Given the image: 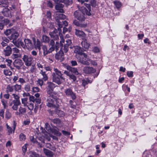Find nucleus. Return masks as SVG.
Listing matches in <instances>:
<instances>
[{
    "mask_svg": "<svg viewBox=\"0 0 157 157\" xmlns=\"http://www.w3.org/2000/svg\"><path fill=\"white\" fill-rule=\"evenodd\" d=\"M29 100L30 101H31L33 102H34L35 101V98L33 96H31L30 95L29 96Z\"/></svg>",
    "mask_w": 157,
    "mask_h": 157,
    "instance_id": "obj_51",
    "label": "nucleus"
},
{
    "mask_svg": "<svg viewBox=\"0 0 157 157\" xmlns=\"http://www.w3.org/2000/svg\"><path fill=\"white\" fill-rule=\"evenodd\" d=\"M13 87L15 90L16 91L19 92L21 90V85L16 84L13 86Z\"/></svg>",
    "mask_w": 157,
    "mask_h": 157,
    "instance_id": "obj_33",
    "label": "nucleus"
},
{
    "mask_svg": "<svg viewBox=\"0 0 157 157\" xmlns=\"http://www.w3.org/2000/svg\"><path fill=\"white\" fill-rule=\"evenodd\" d=\"M1 13L4 16L8 17H11V11L8 8H4L1 11Z\"/></svg>",
    "mask_w": 157,
    "mask_h": 157,
    "instance_id": "obj_10",
    "label": "nucleus"
},
{
    "mask_svg": "<svg viewBox=\"0 0 157 157\" xmlns=\"http://www.w3.org/2000/svg\"><path fill=\"white\" fill-rule=\"evenodd\" d=\"M55 2L57 4L55 6L56 10H58V12L60 13H63V8L64 6V5L62 4L59 3V2H63L65 3L68 2V0H54Z\"/></svg>",
    "mask_w": 157,
    "mask_h": 157,
    "instance_id": "obj_3",
    "label": "nucleus"
},
{
    "mask_svg": "<svg viewBox=\"0 0 157 157\" xmlns=\"http://www.w3.org/2000/svg\"><path fill=\"white\" fill-rule=\"evenodd\" d=\"M11 33V30L10 29H7L5 32L4 33L7 36L9 35Z\"/></svg>",
    "mask_w": 157,
    "mask_h": 157,
    "instance_id": "obj_55",
    "label": "nucleus"
},
{
    "mask_svg": "<svg viewBox=\"0 0 157 157\" xmlns=\"http://www.w3.org/2000/svg\"><path fill=\"white\" fill-rule=\"evenodd\" d=\"M30 123V121L29 120L27 119L24 121L23 124L24 125H28Z\"/></svg>",
    "mask_w": 157,
    "mask_h": 157,
    "instance_id": "obj_53",
    "label": "nucleus"
},
{
    "mask_svg": "<svg viewBox=\"0 0 157 157\" xmlns=\"http://www.w3.org/2000/svg\"><path fill=\"white\" fill-rule=\"evenodd\" d=\"M14 89L13 86L8 85L7 86L6 91L7 93L12 92L13 91Z\"/></svg>",
    "mask_w": 157,
    "mask_h": 157,
    "instance_id": "obj_28",
    "label": "nucleus"
},
{
    "mask_svg": "<svg viewBox=\"0 0 157 157\" xmlns=\"http://www.w3.org/2000/svg\"><path fill=\"white\" fill-rule=\"evenodd\" d=\"M85 13L82 10H76L74 13L75 17L80 21L82 22L85 20Z\"/></svg>",
    "mask_w": 157,
    "mask_h": 157,
    "instance_id": "obj_4",
    "label": "nucleus"
},
{
    "mask_svg": "<svg viewBox=\"0 0 157 157\" xmlns=\"http://www.w3.org/2000/svg\"><path fill=\"white\" fill-rule=\"evenodd\" d=\"M6 127L7 129L8 132L9 133V134H10L11 133H12L13 131L12 130V128L10 127L7 124H6Z\"/></svg>",
    "mask_w": 157,
    "mask_h": 157,
    "instance_id": "obj_40",
    "label": "nucleus"
},
{
    "mask_svg": "<svg viewBox=\"0 0 157 157\" xmlns=\"http://www.w3.org/2000/svg\"><path fill=\"white\" fill-rule=\"evenodd\" d=\"M19 111L16 112V115H19L20 114H24L26 112V109L20 106L19 109Z\"/></svg>",
    "mask_w": 157,
    "mask_h": 157,
    "instance_id": "obj_24",
    "label": "nucleus"
},
{
    "mask_svg": "<svg viewBox=\"0 0 157 157\" xmlns=\"http://www.w3.org/2000/svg\"><path fill=\"white\" fill-rule=\"evenodd\" d=\"M24 89L26 91H29L30 90V86L29 84L25 85V86Z\"/></svg>",
    "mask_w": 157,
    "mask_h": 157,
    "instance_id": "obj_42",
    "label": "nucleus"
},
{
    "mask_svg": "<svg viewBox=\"0 0 157 157\" xmlns=\"http://www.w3.org/2000/svg\"><path fill=\"white\" fill-rule=\"evenodd\" d=\"M55 101V109H56L58 108L61 102V100L60 99L57 98L56 96V98H53Z\"/></svg>",
    "mask_w": 157,
    "mask_h": 157,
    "instance_id": "obj_20",
    "label": "nucleus"
},
{
    "mask_svg": "<svg viewBox=\"0 0 157 157\" xmlns=\"http://www.w3.org/2000/svg\"><path fill=\"white\" fill-rule=\"evenodd\" d=\"M43 151L45 154L48 157H51L53 155L52 151L45 148H44Z\"/></svg>",
    "mask_w": 157,
    "mask_h": 157,
    "instance_id": "obj_23",
    "label": "nucleus"
},
{
    "mask_svg": "<svg viewBox=\"0 0 157 157\" xmlns=\"http://www.w3.org/2000/svg\"><path fill=\"white\" fill-rule=\"evenodd\" d=\"M79 62L82 64L86 65H89L90 64V62L87 59H79Z\"/></svg>",
    "mask_w": 157,
    "mask_h": 157,
    "instance_id": "obj_35",
    "label": "nucleus"
},
{
    "mask_svg": "<svg viewBox=\"0 0 157 157\" xmlns=\"http://www.w3.org/2000/svg\"><path fill=\"white\" fill-rule=\"evenodd\" d=\"M24 61L25 65L27 66H30L32 63L31 59H23Z\"/></svg>",
    "mask_w": 157,
    "mask_h": 157,
    "instance_id": "obj_36",
    "label": "nucleus"
},
{
    "mask_svg": "<svg viewBox=\"0 0 157 157\" xmlns=\"http://www.w3.org/2000/svg\"><path fill=\"white\" fill-rule=\"evenodd\" d=\"M22 103L24 105V106H26L28 104L27 99L24 98L21 99Z\"/></svg>",
    "mask_w": 157,
    "mask_h": 157,
    "instance_id": "obj_38",
    "label": "nucleus"
},
{
    "mask_svg": "<svg viewBox=\"0 0 157 157\" xmlns=\"http://www.w3.org/2000/svg\"><path fill=\"white\" fill-rule=\"evenodd\" d=\"M62 132L64 135L65 136H68L70 135V133L69 132L64 130H62Z\"/></svg>",
    "mask_w": 157,
    "mask_h": 157,
    "instance_id": "obj_60",
    "label": "nucleus"
},
{
    "mask_svg": "<svg viewBox=\"0 0 157 157\" xmlns=\"http://www.w3.org/2000/svg\"><path fill=\"white\" fill-rule=\"evenodd\" d=\"M13 95L15 99V100H14L13 101H20L19 98L17 95L15 94H13Z\"/></svg>",
    "mask_w": 157,
    "mask_h": 157,
    "instance_id": "obj_47",
    "label": "nucleus"
},
{
    "mask_svg": "<svg viewBox=\"0 0 157 157\" xmlns=\"http://www.w3.org/2000/svg\"><path fill=\"white\" fill-rule=\"evenodd\" d=\"M83 71L85 73L89 74L94 73L96 70L92 67H86L84 68Z\"/></svg>",
    "mask_w": 157,
    "mask_h": 157,
    "instance_id": "obj_12",
    "label": "nucleus"
},
{
    "mask_svg": "<svg viewBox=\"0 0 157 157\" xmlns=\"http://www.w3.org/2000/svg\"><path fill=\"white\" fill-rule=\"evenodd\" d=\"M12 102L13 104L12 107V109L14 110H17L18 108V106L21 104L20 101H13Z\"/></svg>",
    "mask_w": 157,
    "mask_h": 157,
    "instance_id": "obj_19",
    "label": "nucleus"
},
{
    "mask_svg": "<svg viewBox=\"0 0 157 157\" xmlns=\"http://www.w3.org/2000/svg\"><path fill=\"white\" fill-rule=\"evenodd\" d=\"M49 45L50 48L48 50H47V49L45 46H44L43 47L44 53L47 54L48 53L51 52L54 50L55 48L56 49L55 42L53 40H50V42L49 43Z\"/></svg>",
    "mask_w": 157,
    "mask_h": 157,
    "instance_id": "obj_5",
    "label": "nucleus"
},
{
    "mask_svg": "<svg viewBox=\"0 0 157 157\" xmlns=\"http://www.w3.org/2000/svg\"><path fill=\"white\" fill-rule=\"evenodd\" d=\"M37 83L40 86H41L43 85V79L42 80L39 79H38L37 81Z\"/></svg>",
    "mask_w": 157,
    "mask_h": 157,
    "instance_id": "obj_49",
    "label": "nucleus"
},
{
    "mask_svg": "<svg viewBox=\"0 0 157 157\" xmlns=\"http://www.w3.org/2000/svg\"><path fill=\"white\" fill-rule=\"evenodd\" d=\"M6 61L8 63L7 65L10 66L12 62L11 59H6Z\"/></svg>",
    "mask_w": 157,
    "mask_h": 157,
    "instance_id": "obj_64",
    "label": "nucleus"
},
{
    "mask_svg": "<svg viewBox=\"0 0 157 157\" xmlns=\"http://www.w3.org/2000/svg\"><path fill=\"white\" fill-rule=\"evenodd\" d=\"M84 5L86 6V7L88 10L85 8H84L82 9V10L83 12H84L86 15L89 16L91 15V13L90 12L91 11L90 5L89 4H88L86 3H84Z\"/></svg>",
    "mask_w": 157,
    "mask_h": 157,
    "instance_id": "obj_11",
    "label": "nucleus"
},
{
    "mask_svg": "<svg viewBox=\"0 0 157 157\" xmlns=\"http://www.w3.org/2000/svg\"><path fill=\"white\" fill-rule=\"evenodd\" d=\"M133 72L132 71H128L127 72V75L128 77H132L133 76Z\"/></svg>",
    "mask_w": 157,
    "mask_h": 157,
    "instance_id": "obj_54",
    "label": "nucleus"
},
{
    "mask_svg": "<svg viewBox=\"0 0 157 157\" xmlns=\"http://www.w3.org/2000/svg\"><path fill=\"white\" fill-rule=\"evenodd\" d=\"M56 113L59 117H63L65 116V113L63 111L56 109Z\"/></svg>",
    "mask_w": 157,
    "mask_h": 157,
    "instance_id": "obj_31",
    "label": "nucleus"
},
{
    "mask_svg": "<svg viewBox=\"0 0 157 157\" xmlns=\"http://www.w3.org/2000/svg\"><path fill=\"white\" fill-rule=\"evenodd\" d=\"M4 55H5V56H10L11 52H9L6 51L5 50H4Z\"/></svg>",
    "mask_w": 157,
    "mask_h": 157,
    "instance_id": "obj_63",
    "label": "nucleus"
},
{
    "mask_svg": "<svg viewBox=\"0 0 157 157\" xmlns=\"http://www.w3.org/2000/svg\"><path fill=\"white\" fill-rule=\"evenodd\" d=\"M25 44L20 39H18L17 41L15 42V46L19 47L20 45L23 48L27 50L32 49L33 48V45L31 41L28 39H25L24 40Z\"/></svg>",
    "mask_w": 157,
    "mask_h": 157,
    "instance_id": "obj_1",
    "label": "nucleus"
},
{
    "mask_svg": "<svg viewBox=\"0 0 157 157\" xmlns=\"http://www.w3.org/2000/svg\"><path fill=\"white\" fill-rule=\"evenodd\" d=\"M34 43L36 48H37L39 50H40L41 45V42L38 40H37L36 41L35 40L34 41Z\"/></svg>",
    "mask_w": 157,
    "mask_h": 157,
    "instance_id": "obj_26",
    "label": "nucleus"
},
{
    "mask_svg": "<svg viewBox=\"0 0 157 157\" xmlns=\"http://www.w3.org/2000/svg\"><path fill=\"white\" fill-rule=\"evenodd\" d=\"M68 46L65 44L64 46L63 50L65 52H67L68 51Z\"/></svg>",
    "mask_w": 157,
    "mask_h": 157,
    "instance_id": "obj_59",
    "label": "nucleus"
},
{
    "mask_svg": "<svg viewBox=\"0 0 157 157\" xmlns=\"http://www.w3.org/2000/svg\"><path fill=\"white\" fill-rule=\"evenodd\" d=\"M4 73L6 75L10 76L12 74V72L9 70H5L4 71Z\"/></svg>",
    "mask_w": 157,
    "mask_h": 157,
    "instance_id": "obj_37",
    "label": "nucleus"
},
{
    "mask_svg": "<svg viewBox=\"0 0 157 157\" xmlns=\"http://www.w3.org/2000/svg\"><path fill=\"white\" fill-rule=\"evenodd\" d=\"M54 71L55 72L53 73H54L56 76H59V77H60L61 76H62V74L61 72L57 69L54 68Z\"/></svg>",
    "mask_w": 157,
    "mask_h": 157,
    "instance_id": "obj_32",
    "label": "nucleus"
},
{
    "mask_svg": "<svg viewBox=\"0 0 157 157\" xmlns=\"http://www.w3.org/2000/svg\"><path fill=\"white\" fill-rule=\"evenodd\" d=\"M74 52L75 53L78 54L79 55L82 52H83L85 51L84 49L81 48L78 46H75L74 47Z\"/></svg>",
    "mask_w": 157,
    "mask_h": 157,
    "instance_id": "obj_18",
    "label": "nucleus"
},
{
    "mask_svg": "<svg viewBox=\"0 0 157 157\" xmlns=\"http://www.w3.org/2000/svg\"><path fill=\"white\" fill-rule=\"evenodd\" d=\"M44 133V137L48 141H49L50 140V137H52L51 134L46 132H45Z\"/></svg>",
    "mask_w": 157,
    "mask_h": 157,
    "instance_id": "obj_30",
    "label": "nucleus"
},
{
    "mask_svg": "<svg viewBox=\"0 0 157 157\" xmlns=\"http://www.w3.org/2000/svg\"><path fill=\"white\" fill-rule=\"evenodd\" d=\"M66 16L62 13H59L57 15V16L56 17V19L59 27L58 28V31H61V28L63 26H67L68 25V23L67 21L63 20L66 18Z\"/></svg>",
    "mask_w": 157,
    "mask_h": 157,
    "instance_id": "obj_2",
    "label": "nucleus"
},
{
    "mask_svg": "<svg viewBox=\"0 0 157 157\" xmlns=\"http://www.w3.org/2000/svg\"><path fill=\"white\" fill-rule=\"evenodd\" d=\"M66 43L65 44H67V45L69 46L71 43V40L70 39H67L66 40Z\"/></svg>",
    "mask_w": 157,
    "mask_h": 157,
    "instance_id": "obj_50",
    "label": "nucleus"
},
{
    "mask_svg": "<svg viewBox=\"0 0 157 157\" xmlns=\"http://www.w3.org/2000/svg\"><path fill=\"white\" fill-rule=\"evenodd\" d=\"M65 93L67 95L71 96L73 99L74 100L76 99L75 94L73 93L71 89L68 88L66 89Z\"/></svg>",
    "mask_w": 157,
    "mask_h": 157,
    "instance_id": "obj_9",
    "label": "nucleus"
},
{
    "mask_svg": "<svg viewBox=\"0 0 157 157\" xmlns=\"http://www.w3.org/2000/svg\"><path fill=\"white\" fill-rule=\"evenodd\" d=\"M4 110L3 109H0V116L4 118Z\"/></svg>",
    "mask_w": 157,
    "mask_h": 157,
    "instance_id": "obj_58",
    "label": "nucleus"
},
{
    "mask_svg": "<svg viewBox=\"0 0 157 157\" xmlns=\"http://www.w3.org/2000/svg\"><path fill=\"white\" fill-rule=\"evenodd\" d=\"M49 37L43 35L42 37V41L44 43H48L49 41Z\"/></svg>",
    "mask_w": 157,
    "mask_h": 157,
    "instance_id": "obj_29",
    "label": "nucleus"
},
{
    "mask_svg": "<svg viewBox=\"0 0 157 157\" xmlns=\"http://www.w3.org/2000/svg\"><path fill=\"white\" fill-rule=\"evenodd\" d=\"M19 36L18 33L17 32H15L11 34V35L8 36L10 40H13L12 41L13 44L15 45V42H16L17 40L16 41V39Z\"/></svg>",
    "mask_w": 157,
    "mask_h": 157,
    "instance_id": "obj_13",
    "label": "nucleus"
},
{
    "mask_svg": "<svg viewBox=\"0 0 157 157\" xmlns=\"http://www.w3.org/2000/svg\"><path fill=\"white\" fill-rule=\"evenodd\" d=\"M8 2L7 0H0V3L2 4L6 5Z\"/></svg>",
    "mask_w": 157,
    "mask_h": 157,
    "instance_id": "obj_57",
    "label": "nucleus"
},
{
    "mask_svg": "<svg viewBox=\"0 0 157 157\" xmlns=\"http://www.w3.org/2000/svg\"><path fill=\"white\" fill-rule=\"evenodd\" d=\"M19 138L20 140H24L25 139V136L22 133H21L19 135Z\"/></svg>",
    "mask_w": 157,
    "mask_h": 157,
    "instance_id": "obj_41",
    "label": "nucleus"
},
{
    "mask_svg": "<svg viewBox=\"0 0 157 157\" xmlns=\"http://www.w3.org/2000/svg\"><path fill=\"white\" fill-rule=\"evenodd\" d=\"M75 34L77 36L82 37H84L85 36V34L83 31L77 29H75Z\"/></svg>",
    "mask_w": 157,
    "mask_h": 157,
    "instance_id": "obj_21",
    "label": "nucleus"
},
{
    "mask_svg": "<svg viewBox=\"0 0 157 157\" xmlns=\"http://www.w3.org/2000/svg\"><path fill=\"white\" fill-rule=\"evenodd\" d=\"M65 67H66V68L67 70L71 71V72L74 73L76 75H78V73L76 68L72 67L70 66L67 65H65Z\"/></svg>",
    "mask_w": 157,
    "mask_h": 157,
    "instance_id": "obj_15",
    "label": "nucleus"
},
{
    "mask_svg": "<svg viewBox=\"0 0 157 157\" xmlns=\"http://www.w3.org/2000/svg\"><path fill=\"white\" fill-rule=\"evenodd\" d=\"M59 31V36H60V38L61 39V40L60 41V43L64 42V40L63 38H62V34H61V33H60L61 31Z\"/></svg>",
    "mask_w": 157,
    "mask_h": 157,
    "instance_id": "obj_61",
    "label": "nucleus"
},
{
    "mask_svg": "<svg viewBox=\"0 0 157 157\" xmlns=\"http://www.w3.org/2000/svg\"><path fill=\"white\" fill-rule=\"evenodd\" d=\"M52 122L56 124H58L60 123L61 121L58 118H56L52 120Z\"/></svg>",
    "mask_w": 157,
    "mask_h": 157,
    "instance_id": "obj_39",
    "label": "nucleus"
},
{
    "mask_svg": "<svg viewBox=\"0 0 157 157\" xmlns=\"http://www.w3.org/2000/svg\"><path fill=\"white\" fill-rule=\"evenodd\" d=\"M57 32V30L55 29L53 32H50L49 33V35L52 38L56 40L59 39L58 36V35L56 34Z\"/></svg>",
    "mask_w": 157,
    "mask_h": 157,
    "instance_id": "obj_16",
    "label": "nucleus"
},
{
    "mask_svg": "<svg viewBox=\"0 0 157 157\" xmlns=\"http://www.w3.org/2000/svg\"><path fill=\"white\" fill-rule=\"evenodd\" d=\"M53 98H56V96L54 95L48 96L47 101V105L51 108H53L55 109V101Z\"/></svg>",
    "mask_w": 157,
    "mask_h": 157,
    "instance_id": "obj_6",
    "label": "nucleus"
},
{
    "mask_svg": "<svg viewBox=\"0 0 157 157\" xmlns=\"http://www.w3.org/2000/svg\"><path fill=\"white\" fill-rule=\"evenodd\" d=\"M92 81L90 80L88 78L83 79L82 81V85L84 87L89 83H91Z\"/></svg>",
    "mask_w": 157,
    "mask_h": 157,
    "instance_id": "obj_25",
    "label": "nucleus"
},
{
    "mask_svg": "<svg viewBox=\"0 0 157 157\" xmlns=\"http://www.w3.org/2000/svg\"><path fill=\"white\" fill-rule=\"evenodd\" d=\"M48 86L47 87V93L50 96H52L55 94L53 91V89L55 87L54 84L51 82H48L47 83Z\"/></svg>",
    "mask_w": 157,
    "mask_h": 157,
    "instance_id": "obj_7",
    "label": "nucleus"
},
{
    "mask_svg": "<svg viewBox=\"0 0 157 157\" xmlns=\"http://www.w3.org/2000/svg\"><path fill=\"white\" fill-rule=\"evenodd\" d=\"M73 24L76 26L81 28H86L87 26L86 23H82L77 21L76 20H74L73 22Z\"/></svg>",
    "mask_w": 157,
    "mask_h": 157,
    "instance_id": "obj_14",
    "label": "nucleus"
},
{
    "mask_svg": "<svg viewBox=\"0 0 157 157\" xmlns=\"http://www.w3.org/2000/svg\"><path fill=\"white\" fill-rule=\"evenodd\" d=\"M39 88L37 87H33L32 88V91L34 93L39 91Z\"/></svg>",
    "mask_w": 157,
    "mask_h": 157,
    "instance_id": "obj_48",
    "label": "nucleus"
},
{
    "mask_svg": "<svg viewBox=\"0 0 157 157\" xmlns=\"http://www.w3.org/2000/svg\"><path fill=\"white\" fill-rule=\"evenodd\" d=\"M113 3L117 8H119L121 6V3L118 1H114Z\"/></svg>",
    "mask_w": 157,
    "mask_h": 157,
    "instance_id": "obj_34",
    "label": "nucleus"
},
{
    "mask_svg": "<svg viewBox=\"0 0 157 157\" xmlns=\"http://www.w3.org/2000/svg\"><path fill=\"white\" fill-rule=\"evenodd\" d=\"M40 73L42 76V79L43 80L46 81L47 80L48 77L45 71H43L42 70H41Z\"/></svg>",
    "mask_w": 157,
    "mask_h": 157,
    "instance_id": "obj_27",
    "label": "nucleus"
},
{
    "mask_svg": "<svg viewBox=\"0 0 157 157\" xmlns=\"http://www.w3.org/2000/svg\"><path fill=\"white\" fill-rule=\"evenodd\" d=\"M93 51L94 52L97 53L99 52V50L98 48L95 47L94 48Z\"/></svg>",
    "mask_w": 157,
    "mask_h": 157,
    "instance_id": "obj_56",
    "label": "nucleus"
},
{
    "mask_svg": "<svg viewBox=\"0 0 157 157\" xmlns=\"http://www.w3.org/2000/svg\"><path fill=\"white\" fill-rule=\"evenodd\" d=\"M21 55L19 53L13 54L12 56V58L15 59L17 58L20 57Z\"/></svg>",
    "mask_w": 157,
    "mask_h": 157,
    "instance_id": "obj_44",
    "label": "nucleus"
},
{
    "mask_svg": "<svg viewBox=\"0 0 157 157\" xmlns=\"http://www.w3.org/2000/svg\"><path fill=\"white\" fill-rule=\"evenodd\" d=\"M83 40L81 42V44L83 48L85 49H88L90 44L87 42L86 40L84 38L82 39Z\"/></svg>",
    "mask_w": 157,
    "mask_h": 157,
    "instance_id": "obj_17",
    "label": "nucleus"
},
{
    "mask_svg": "<svg viewBox=\"0 0 157 157\" xmlns=\"http://www.w3.org/2000/svg\"><path fill=\"white\" fill-rule=\"evenodd\" d=\"M11 116V114L8 110H7L6 112V117L9 119Z\"/></svg>",
    "mask_w": 157,
    "mask_h": 157,
    "instance_id": "obj_46",
    "label": "nucleus"
},
{
    "mask_svg": "<svg viewBox=\"0 0 157 157\" xmlns=\"http://www.w3.org/2000/svg\"><path fill=\"white\" fill-rule=\"evenodd\" d=\"M27 106L28 107V109L31 111L34 108L33 104V103L29 104Z\"/></svg>",
    "mask_w": 157,
    "mask_h": 157,
    "instance_id": "obj_43",
    "label": "nucleus"
},
{
    "mask_svg": "<svg viewBox=\"0 0 157 157\" xmlns=\"http://www.w3.org/2000/svg\"><path fill=\"white\" fill-rule=\"evenodd\" d=\"M63 51L60 50L59 52H57L55 55V58L56 59H64L63 57Z\"/></svg>",
    "mask_w": 157,
    "mask_h": 157,
    "instance_id": "obj_22",
    "label": "nucleus"
},
{
    "mask_svg": "<svg viewBox=\"0 0 157 157\" xmlns=\"http://www.w3.org/2000/svg\"><path fill=\"white\" fill-rule=\"evenodd\" d=\"M69 77L72 79L73 81H75L76 79V77L73 74H71Z\"/></svg>",
    "mask_w": 157,
    "mask_h": 157,
    "instance_id": "obj_52",
    "label": "nucleus"
},
{
    "mask_svg": "<svg viewBox=\"0 0 157 157\" xmlns=\"http://www.w3.org/2000/svg\"><path fill=\"white\" fill-rule=\"evenodd\" d=\"M52 76L53 81L58 84H60L62 82L61 80L64 79L62 76L59 77V76H56L54 73H52Z\"/></svg>",
    "mask_w": 157,
    "mask_h": 157,
    "instance_id": "obj_8",
    "label": "nucleus"
},
{
    "mask_svg": "<svg viewBox=\"0 0 157 157\" xmlns=\"http://www.w3.org/2000/svg\"><path fill=\"white\" fill-rule=\"evenodd\" d=\"M82 58H88V55L87 54H86L85 53L83 52H82L79 55Z\"/></svg>",
    "mask_w": 157,
    "mask_h": 157,
    "instance_id": "obj_45",
    "label": "nucleus"
},
{
    "mask_svg": "<svg viewBox=\"0 0 157 157\" xmlns=\"http://www.w3.org/2000/svg\"><path fill=\"white\" fill-rule=\"evenodd\" d=\"M18 81L21 84H23L26 82L25 80L22 78H19Z\"/></svg>",
    "mask_w": 157,
    "mask_h": 157,
    "instance_id": "obj_62",
    "label": "nucleus"
}]
</instances>
